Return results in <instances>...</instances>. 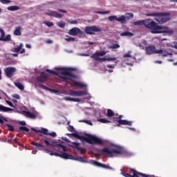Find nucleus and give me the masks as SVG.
<instances>
[{"mask_svg":"<svg viewBox=\"0 0 177 177\" xmlns=\"http://www.w3.org/2000/svg\"><path fill=\"white\" fill-rule=\"evenodd\" d=\"M101 154L107 156L108 157H115L116 154H122L125 157H128L129 153L125 151L122 147H115L112 145L111 147H105L102 150Z\"/></svg>","mask_w":177,"mask_h":177,"instance_id":"4","label":"nucleus"},{"mask_svg":"<svg viewBox=\"0 0 177 177\" xmlns=\"http://www.w3.org/2000/svg\"><path fill=\"white\" fill-rule=\"evenodd\" d=\"M46 15H48V16H53V17H56L57 19L63 18V15L59 14L57 12L53 10L47 12Z\"/></svg>","mask_w":177,"mask_h":177,"instance_id":"16","label":"nucleus"},{"mask_svg":"<svg viewBox=\"0 0 177 177\" xmlns=\"http://www.w3.org/2000/svg\"><path fill=\"white\" fill-rule=\"evenodd\" d=\"M121 37H133V33L131 32H124L120 34Z\"/></svg>","mask_w":177,"mask_h":177,"instance_id":"27","label":"nucleus"},{"mask_svg":"<svg viewBox=\"0 0 177 177\" xmlns=\"http://www.w3.org/2000/svg\"><path fill=\"white\" fill-rule=\"evenodd\" d=\"M65 41H67V42H73L75 41V39L74 37H71L70 36H66L65 37Z\"/></svg>","mask_w":177,"mask_h":177,"instance_id":"32","label":"nucleus"},{"mask_svg":"<svg viewBox=\"0 0 177 177\" xmlns=\"http://www.w3.org/2000/svg\"><path fill=\"white\" fill-rule=\"evenodd\" d=\"M96 13L98 15H109L110 13V11H97Z\"/></svg>","mask_w":177,"mask_h":177,"instance_id":"40","label":"nucleus"},{"mask_svg":"<svg viewBox=\"0 0 177 177\" xmlns=\"http://www.w3.org/2000/svg\"><path fill=\"white\" fill-rule=\"evenodd\" d=\"M99 61H102V62H107V57H103V58H99L98 59Z\"/></svg>","mask_w":177,"mask_h":177,"instance_id":"47","label":"nucleus"},{"mask_svg":"<svg viewBox=\"0 0 177 177\" xmlns=\"http://www.w3.org/2000/svg\"><path fill=\"white\" fill-rule=\"evenodd\" d=\"M69 95L71 96H75V97H81V96H85L86 95H88L87 97H86V99H87V100H91V95H89V93H88V91H71L69 92Z\"/></svg>","mask_w":177,"mask_h":177,"instance_id":"10","label":"nucleus"},{"mask_svg":"<svg viewBox=\"0 0 177 177\" xmlns=\"http://www.w3.org/2000/svg\"><path fill=\"white\" fill-rule=\"evenodd\" d=\"M155 63H158L159 64H161V63H162V61H155Z\"/></svg>","mask_w":177,"mask_h":177,"instance_id":"61","label":"nucleus"},{"mask_svg":"<svg viewBox=\"0 0 177 177\" xmlns=\"http://www.w3.org/2000/svg\"><path fill=\"white\" fill-rule=\"evenodd\" d=\"M109 49H118V48H120L119 44H112L111 46H109Z\"/></svg>","mask_w":177,"mask_h":177,"instance_id":"35","label":"nucleus"},{"mask_svg":"<svg viewBox=\"0 0 177 177\" xmlns=\"http://www.w3.org/2000/svg\"><path fill=\"white\" fill-rule=\"evenodd\" d=\"M15 86H17V88L20 89V91H24V86L21 84L20 82H15Z\"/></svg>","mask_w":177,"mask_h":177,"instance_id":"28","label":"nucleus"},{"mask_svg":"<svg viewBox=\"0 0 177 177\" xmlns=\"http://www.w3.org/2000/svg\"><path fill=\"white\" fill-rule=\"evenodd\" d=\"M87 44L88 45H95V42L88 41Z\"/></svg>","mask_w":177,"mask_h":177,"instance_id":"59","label":"nucleus"},{"mask_svg":"<svg viewBox=\"0 0 177 177\" xmlns=\"http://www.w3.org/2000/svg\"><path fill=\"white\" fill-rule=\"evenodd\" d=\"M142 45H147V43L146 42V41H144L142 42Z\"/></svg>","mask_w":177,"mask_h":177,"instance_id":"62","label":"nucleus"},{"mask_svg":"<svg viewBox=\"0 0 177 177\" xmlns=\"http://www.w3.org/2000/svg\"><path fill=\"white\" fill-rule=\"evenodd\" d=\"M64 100L69 101V102H81V100L78 98H71L70 97H66Z\"/></svg>","mask_w":177,"mask_h":177,"instance_id":"26","label":"nucleus"},{"mask_svg":"<svg viewBox=\"0 0 177 177\" xmlns=\"http://www.w3.org/2000/svg\"><path fill=\"white\" fill-rule=\"evenodd\" d=\"M134 26H145L147 28L152 30L151 32L152 34H162L165 33L168 35H172L174 34L173 29H171L167 26H158L157 23L150 19L141 20L136 22H133Z\"/></svg>","mask_w":177,"mask_h":177,"instance_id":"2","label":"nucleus"},{"mask_svg":"<svg viewBox=\"0 0 177 177\" xmlns=\"http://www.w3.org/2000/svg\"><path fill=\"white\" fill-rule=\"evenodd\" d=\"M41 88L43 89H45L46 91H50V89L48 88L47 87H46L45 86H41Z\"/></svg>","mask_w":177,"mask_h":177,"instance_id":"53","label":"nucleus"},{"mask_svg":"<svg viewBox=\"0 0 177 177\" xmlns=\"http://www.w3.org/2000/svg\"><path fill=\"white\" fill-rule=\"evenodd\" d=\"M26 48H28V49H31V45L26 44Z\"/></svg>","mask_w":177,"mask_h":177,"instance_id":"56","label":"nucleus"},{"mask_svg":"<svg viewBox=\"0 0 177 177\" xmlns=\"http://www.w3.org/2000/svg\"><path fill=\"white\" fill-rule=\"evenodd\" d=\"M52 42H53L52 40H48L47 41V44H52Z\"/></svg>","mask_w":177,"mask_h":177,"instance_id":"64","label":"nucleus"},{"mask_svg":"<svg viewBox=\"0 0 177 177\" xmlns=\"http://www.w3.org/2000/svg\"><path fill=\"white\" fill-rule=\"evenodd\" d=\"M69 35H78V34H81L82 35V32L81 31V30L78 28H73L72 29H71L68 32Z\"/></svg>","mask_w":177,"mask_h":177,"instance_id":"17","label":"nucleus"},{"mask_svg":"<svg viewBox=\"0 0 177 177\" xmlns=\"http://www.w3.org/2000/svg\"><path fill=\"white\" fill-rule=\"evenodd\" d=\"M109 21H119L122 24L125 23V17L124 15H121L120 17H118L115 15L109 17Z\"/></svg>","mask_w":177,"mask_h":177,"instance_id":"13","label":"nucleus"},{"mask_svg":"<svg viewBox=\"0 0 177 177\" xmlns=\"http://www.w3.org/2000/svg\"><path fill=\"white\" fill-rule=\"evenodd\" d=\"M117 57H106V62H115Z\"/></svg>","mask_w":177,"mask_h":177,"instance_id":"37","label":"nucleus"},{"mask_svg":"<svg viewBox=\"0 0 177 177\" xmlns=\"http://www.w3.org/2000/svg\"><path fill=\"white\" fill-rule=\"evenodd\" d=\"M70 138H77L80 140H85L90 143L91 145H104L106 143V140H102V138L93 135H87L86 136H80L77 133H67L66 134Z\"/></svg>","mask_w":177,"mask_h":177,"instance_id":"3","label":"nucleus"},{"mask_svg":"<svg viewBox=\"0 0 177 177\" xmlns=\"http://www.w3.org/2000/svg\"><path fill=\"white\" fill-rule=\"evenodd\" d=\"M1 3H3V5H8L12 2L10 0H0Z\"/></svg>","mask_w":177,"mask_h":177,"instance_id":"36","label":"nucleus"},{"mask_svg":"<svg viewBox=\"0 0 177 177\" xmlns=\"http://www.w3.org/2000/svg\"><path fill=\"white\" fill-rule=\"evenodd\" d=\"M61 149L63 150V151H66L67 148L63 145H60Z\"/></svg>","mask_w":177,"mask_h":177,"instance_id":"50","label":"nucleus"},{"mask_svg":"<svg viewBox=\"0 0 177 177\" xmlns=\"http://www.w3.org/2000/svg\"><path fill=\"white\" fill-rule=\"evenodd\" d=\"M79 122H84L85 124H87V125H91V127L93 125V123H92L91 120H79Z\"/></svg>","mask_w":177,"mask_h":177,"instance_id":"30","label":"nucleus"},{"mask_svg":"<svg viewBox=\"0 0 177 177\" xmlns=\"http://www.w3.org/2000/svg\"><path fill=\"white\" fill-rule=\"evenodd\" d=\"M68 23H69V24H78V21L73 20V21H69Z\"/></svg>","mask_w":177,"mask_h":177,"instance_id":"46","label":"nucleus"},{"mask_svg":"<svg viewBox=\"0 0 177 177\" xmlns=\"http://www.w3.org/2000/svg\"><path fill=\"white\" fill-rule=\"evenodd\" d=\"M68 131H70V132H74V127L69 126V127L68 128Z\"/></svg>","mask_w":177,"mask_h":177,"instance_id":"49","label":"nucleus"},{"mask_svg":"<svg viewBox=\"0 0 177 177\" xmlns=\"http://www.w3.org/2000/svg\"><path fill=\"white\" fill-rule=\"evenodd\" d=\"M62 140H64V142H70V140H68V139H67L66 138H64V137H62Z\"/></svg>","mask_w":177,"mask_h":177,"instance_id":"51","label":"nucleus"},{"mask_svg":"<svg viewBox=\"0 0 177 177\" xmlns=\"http://www.w3.org/2000/svg\"><path fill=\"white\" fill-rule=\"evenodd\" d=\"M20 10V6H11L7 8V10H9L10 12H16V10Z\"/></svg>","mask_w":177,"mask_h":177,"instance_id":"21","label":"nucleus"},{"mask_svg":"<svg viewBox=\"0 0 177 177\" xmlns=\"http://www.w3.org/2000/svg\"><path fill=\"white\" fill-rule=\"evenodd\" d=\"M32 146H36L37 147L38 150H44L45 153H47V154H49L50 156H56L57 157L59 156V153H53L52 151L45 149V147L38 142H32Z\"/></svg>","mask_w":177,"mask_h":177,"instance_id":"7","label":"nucleus"},{"mask_svg":"<svg viewBox=\"0 0 177 177\" xmlns=\"http://www.w3.org/2000/svg\"><path fill=\"white\" fill-rule=\"evenodd\" d=\"M98 56H104V55H107V51L103 50L101 52H97Z\"/></svg>","mask_w":177,"mask_h":177,"instance_id":"41","label":"nucleus"},{"mask_svg":"<svg viewBox=\"0 0 177 177\" xmlns=\"http://www.w3.org/2000/svg\"><path fill=\"white\" fill-rule=\"evenodd\" d=\"M84 31L86 32V34H88V35H93L95 32H99V31H100V30L99 29V28L96 27V26H86L84 29Z\"/></svg>","mask_w":177,"mask_h":177,"instance_id":"12","label":"nucleus"},{"mask_svg":"<svg viewBox=\"0 0 177 177\" xmlns=\"http://www.w3.org/2000/svg\"><path fill=\"white\" fill-rule=\"evenodd\" d=\"M44 143L48 145H50V143H49V141L48 140H44Z\"/></svg>","mask_w":177,"mask_h":177,"instance_id":"55","label":"nucleus"},{"mask_svg":"<svg viewBox=\"0 0 177 177\" xmlns=\"http://www.w3.org/2000/svg\"><path fill=\"white\" fill-rule=\"evenodd\" d=\"M106 115L107 117H114L115 114H114V112L111 109H108Z\"/></svg>","mask_w":177,"mask_h":177,"instance_id":"31","label":"nucleus"},{"mask_svg":"<svg viewBox=\"0 0 177 177\" xmlns=\"http://www.w3.org/2000/svg\"><path fill=\"white\" fill-rule=\"evenodd\" d=\"M21 26L17 27L14 31V35H17V36L21 35Z\"/></svg>","mask_w":177,"mask_h":177,"instance_id":"24","label":"nucleus"},{"mask_svg":"<svg viewBox=\"0 0 177 177\" xmlns=\"http://www.w3.org/2000/svg\"><path fill=\"white\" fill-rule=\"evenodd\" d=\"M57 26H58V27H59L60 28H64V27H66V22L60 21L57 24Z\"/></svg>","mask_w":177,"mask_h":177,"instance_id":"33","label":"nucleus"},{"mask_svg":"<svg viewBox=\"0 0 177 177\" xmlns=\"http://www.w3.org/2000/svg\"><path fill=\"white\" fill-rule=\"evenodd\" d=\"M78 55L79 56H85V57L89 56V55H88V54H79Z\"/></svg>","mask_w":177,"mask_h":177,"instance_id":"57","label":"nucleus"},{"mask_svg":"<svg viewBox=\"0 0 177 177\" xmlns=\"http://www.w3.org/2000/svg\"><path fill=\"white\" fill-rule=\"evenodd\" d=\"M109 68H114V66L113 65H107V66Z\"/></svg>","mask_w":177,"mask_h":177,"instance_id":"58","label":"nucleus"},{"mask_svg":"<svg viewBox=\"0 0 177 177\" xmlns=\"http://www.w3.org/2000/svg\"><path fill=\"white\" fill-rule=\"evenodd\" d=\"M0 32H1V37H0V41H10L12 39V36L10 35H8L7 36L5 37V31L2 28H0Z\"/></svg>","mask_w":177,"mask_h":177,"instance_id":"15","label":"nucleus"},{"mask_svg":"<svg viewBox=\"0 0 177 177\" xmlns=\"http://www.w3.org/2000/svg\"><path fill=\"white\" fill-rule=\"evenodd\" d=\"M12 102H13L14 103H17V100H16L15 98H13L12 100Z\"/></svg>","mask_w":177,"mask_h":177,"instance_id":"60","label":"nucleus"},{"mask_svg":"<svg viewBox=\"0 0 177 177\" xmlns=\"http://www.w3.org/2000/svg\"><path fill=\"white\" fill-rule=\"evenodd\" d=\"M0 111H3L4 113H8L9 111H13L12 108L4 106L0 104Z\"/></svg>","mask_w":177,"mask_h":177,"instance_id":"20","label":"nucleus"},{"mask_svg":"<svg viewBox=\"0 0 177 177\" xmlns=\"http://www.w3.org/2000/svg\"><path fill=\"white\" fill-rule=\"evenodd\" d=\"M21 113L23 114L25 117H27L28 118H30L31 120H35L38 115H39V113L37 112L35 110L32 109V111H22Z\"/></svg>","mask_w":177,"mask_h":177,"instance_id":"8","label":"nucleus"},{"mask_svg":"<svg viewBox=\"0 0 177 177\" xmlns=\"http://www.w3.org/2000/svg\"><path fill=\"white\" fill-rule=\"evenodd\" d=\"M31 130L35 132L36 133H44V135H48L49 136H52V138H56V133H49L48 129L41 128V129H37L35 128H31Z\"/></svg>","mask_w":177,"mask_h":177,"instance_id":"9","label":"nucleus"},{"mask_svg":"<svg viewBox=\"0 0 177 177\" xmlns=\"http://www.w3.org/2000/svg\"><path fill=\"white\" fill-rule=\"evenodd\" d=\"M60 157L65 158L66 160H75V161H80V162H84V159L82 157H73V156L63 153L60 155Z\"/></svg>","mask_w":177,"mask_h":177,"instance_id":"11","label":"nucleus"},{"mask_svg":"<svg viewBox=\"0 0 177 177\" xmlns=\"http://www.w3.org/2000/svg\"><path fill=\"white\" fill-rule=\"evenodd\" d=\"M91 58L94 59V60H99L100 57H99V54H97V52H96L95 53L91 55Z\"/></svg>","mask_w":177,"mask_h":177,"instance_id":"34","label":"nucleus"},{"mask_svg":"<svg viewBox=\"0 0 177 177\" xmlns=\"http://www.w3.org/2000/svg\"><path fill=\"white\" fill-rule=\"evenodd\" d=\"M20 125H26V121L19 122Z\"/></svg>","mask_w":177,"mask_h":177,"instance_id":"54","label":"nucleus"},{"mask_svg":"<svg viewBox=\"0 0 177 177\" xmlns=\"http://www.w3.org/2000/svg\"><path fill=\"white\" fill-rule=\"evenodd\" d=\"M6 103H7L10 107H14L16 109V106H13V104L10 101L6 100Z\"/></svg>","mask_w":177,"mask_h":177,"instance_id":"44","label":"nucleus"},{"mask_svg":"<svg viewBox=\"0 0 177 177\" xmlns=\"http://www.w3.org/2000/svg\"><path fill=\"white\" fill-rule=\"evenodd\" d=\"M6 127L9 131H14L15 129V127H13V126H12L11 124H7Z\"/></svg>","mask_w":177,"mask_h":177,"instance_id":"42","label":"nucleus"},{"mask_svg":"<svg viewBox=\"0 0 177 177\" xmlns=\"http://www.w3.org/2000/svg\"><path fill=\"white\" fill-rule=\"evenodd\" d=\"M44 24H46L47 27H53V26H54L53 22H50V21H44Z\"/></svg>","mask_w":177,"mask_h":177,"instance_id":"38","label":"nucleus"},{"mask_svg":"<svg viewBox=\"0 0 177 177\" xmlns=\"http://www.w3.org/2000/svg\"><path fill=\"white\" fill-rule=\"evenodd\" d=\"M118 122L120 125H132V122L126 120H119Z\"/></svg>","mask_w":177,"mask_h":177,"instance_id":"22","label":"nucleus"},{"mask_svg":"<svg viewBox=\"0 0 177 177\" xmlns=\"http://www.w3.org/2000/svg\"><path fill=\"white\" fill-rule=\"evenodd\" d=\"M100 122H102V124H107V122H111L110 121L106 120V119H100Z\"/></svg>","mask_w":177,"mask_h":177,"instance_id":"43","label":"nucleus"},{"mask_svg":"<svg viewBox=\"0 0 177 177\" xmlns=\"http://www.w3.org/2000/svg\"><path fill=\"white\" fill-rule=\"evenodd\" d=\"M145 49H146L147 55H155V54L160 55L162 53V56L163 57H165L168 56V55H169V53H168V52H167L165 50L156 49V47L153 46H149L146 47Z\"/></svg>","mask_w":177,"mask_h":177,"instance_id":"6","label":"nucleus"},{"mask_svg":"<svg viewBox=\"0 0 177 177\" xmlns=\"http://www.w3.org/2000/svg\"><path fill=\"white\" fill-rule=\"evenodd\" d=\"M125 17V22L127 21V19H132L133 17V13H126L125 15H124Z\"/></svg>","mask_w":177,"mask_h":177,"instance_id":"29","label":"nucleus"},{"mask_svg":"<svg viewBox=\"0 0 177 177\" xmlns=\"http://www.w3.org/2000/svg\"><path fill=\"white\" fill-rule=\"evenodd\" d=\"M91 164H93V165H96V167H103V168H106L109 169L110 168L109 166L107 165H102L96 161H91Z\"/></svg>","mask_w":177,"mask_h":177,"instance_id":"25","label":"nucleus"},{"mask_svg":"<svg viewBox=\"0 0 177 177\" xmlns=\"http://www.w3.org/2000/svg\"><path fill=\"white\" fill-rule=\"evenodd\" d=\"M3 97V98L5 99V100H6L7 97H8V95H6V93H3V91H1V93Z\"/></svg>","mask_w":177,"mask_h":177,"instance_id":"48","label":"nucleus"},{"mask_svg":"<svg viewBox=\"0 0 177 177\" xmlns=\"http://www.w3.org/2000/svg\"><path fill=\"white\" fill-rule=\"evenodd\" d=\"M139 46H140V49H145V46H142V44H140Z\"/></svg>","mask_w":177,"mask_h":177,"instance_id":"63","label":"nucleus"},{"mask_svg":"<svg viewBox=\"0 0 177 177\" xmlns=\"http://www.w3.org/2000/svg\"><path fill=\"white\" fill-rule=\"evenodd\" d=\"M124 59H130L131 62H136V58L132 57V51H129L128 53L123 55Z\"/></svg>","mask_w":177,"mask_h":177,"instance_id":"18","label":"nucleus"},{"mask_svg":"<svg viewBox=\"0 0 177 177\" xmlns=\"http://www.w3.org/2000/svg\"><path fill=\"white\" fill-rule=\"evenodd\" d=\"M47 78L48 74H46V73H41V77L39 78V81H40V82H44V81H46Z\"/></svg>","mask_w":177,"mask_h":177,"instance_id":"23","label":"nucleus"},{"mask_svg":"<svg viewBox=\"0 0 177 177\" xmlns=\"http://www.w3.org/2000/svg\"><path fill=\"white\" fill-rule=\"evenodd\" d=\"M19 131H24L25 132H30V129L26 127H20Z\"/></svg>","mask_w":177,"mask_h":177,"instance_id":"39","label":"nucleus"},{"mask_svg":"<svg viewBox=\"0 0 177 177\" xmlns=\"http://www.w3.org/2000/svg\"><path fill=\"white\" fill-rule=\"evenodd\" d=\"M57 71L54 72L49 69H47L48 73L51 74H55L62 78V80H66L67 82L73 86H77L78 88H86V84L81 82H77V77L73 75V70L71 68H55Z\"/></svg>","mask_w":177,"mask_h":177,"instance_id":"1","label":"nucleus"},{"mask_svg":"<svg viewBox=\"0 0 177 177\" xmlns=\"http://www.w3.org/2000/svg\"><path fill=\"white\" fill-rule=\"evenodd\" d=\"M58 12H61V13H67V11L64 10H59Z\"/></svg>","mask_w":177,"mask_h":177,"instance_id":"52","label":"nucleus"},{"mask_svg":"<svg viewBox=\"0 0 177 177\" xmlns=\"http://www.w3.org/2000/svg\"><path fill=\"white\" fill-rule=\"evenodd\" d=\"M4 71L6 77L10 78L15 74V73H16V69L13 67H8L4 70Z\"/></svg>","mask_w":177,"mask_h":177,"instance_id":"14","label":"nucleus"},{"mask_svg":"<svg viewBox=\"0 0 177 177\" xmlns=\"http://www.w3.org/2000/svg\"><path fill=\"white\" fill-rule=\"evenodd\" d=\"M148 16L155 17L156 21L158 22V24H164L169 20V14L162 12H154L148 15Z\"/></svg>","mask_w":177,"mask_h":177,"instance_id":"5","label":"nucleus"},{"mask_svg":"<svg viewBox=\"0 0 177 177\" xmlns=\"http://www.w3.org/2000/svg\"><path fill=\"white\" fill-rule=\"evenodd\" d=\"M23 46V44L21 43L19 46L14 48V52H20V53H24L26 52V50H24V48H22Z\"/></svg>","mask_w":177,"mask_h":177,"instance_id":"19","label":"nucleus"},{"mask_svg":"<svg viewBox=\"0 0 177 177\" xmlns=\"http://www.w3.org/2000/svg\"><path fill=\"white\" fill-rule=\"evenodd\" d=\"M13 99H16L17 100H19L20 99V95L18 94H14L12 95Z\"/></svg>","mask_w":177,"mask_h":177,"instance_id":"45","label":"nucleus"}]
</instances>
